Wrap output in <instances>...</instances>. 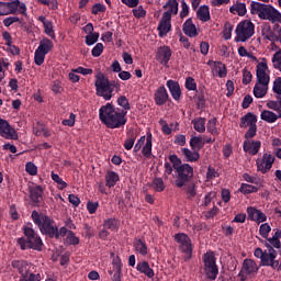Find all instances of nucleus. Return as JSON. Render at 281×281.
<instances>
[{
    "instance_id": "64",
    "label": "nucleus",
    "mask_w": 281,
    "mask_h": 281,
    "mask_svg": "<svg viewBox=\"0 0 281 281\" xmlns=\"http://www.w3.org/2000/svg\"><path fill=\"white\" fill-rule=\"evenodd\" d=\"M272 63H273L274 69H280V67H281V49H279V52L274 53V55L272 57Z\"/></svg>"
},
{
    "instance_id": "47",
    "label": "nucleus",
    "mask_w": 281,
    "mask_h": 281,
    "mask_svg": "<svg viewBox=\"0 0 281 281\" xmlns=\"http://www.w3.org/2000/svg\"><path fill=\"white\" fill-rule=\"evenodd\" d=\"M187 192L188 200H193L196 195V186L194 182H188L187 186H183Z\"/></svg>"
},
{
    "instance_id": "42",
    "label": "nucleus",
    "mask_w": 281,
    "mask_h": 281,
    "mask_svg": "<svg viewBox=\"0 0 281 281\" xmlns=\"http://www.w3.org/2000/svg\"><path fill=\"white\" fill-rule=\"evenodd\" d=\"M229 12L233 14L236 12L239 16H245L247 14L246 3L237 2L236 4H233V7L229 8Z\"/></svg>"
},
{
    "instance_id": "27",
    "label": "nucleus",
    "mask_w": 281,
    "mask_h": 281,
    "mask_svg": "<svg viewBox=\"0 0 281 281\" xmlns=\"http://www.w3.org/2000/svg\"><path fill=\"white\" fill-rule=\"evenodd\" d=\"M255 124H257V116L252 112H247L246 115L240 117V123H239L240 128L246 130L254 126Z\"/></svg>"
},
{
    "instance_id": "5",
    "label": "nucleus",
    "mask_w": 281,
    "mask_h": 281,
    "mask_svg": "<svg viewBox=\"0 0 281 281\" xmlns=\"http://www.w3.org/2000/svg\"><path fill=\"white\" fill-rule=\"evenodd\" d=\"M95 78L97 81L94 86L97 88L98 97H102L104 100L109 101L113 98L115 89L120 90L119 82L114 80L110 81L104 74L100 72L95 76Z\"/></svg>"
},
{
    "instance_id": "32",
    "label": "nucleus",
    "mask_w": 281,
    "mask_h": 281,
    "mask_svg": "<svg viewBox=\"0 0 281 281\" xmlns=\"http://www.w3.org/2000/svg\"><path fill=\"white\" fill-rule=\"evenodd\" d=\"M135 252L142 255L143 257L148 254V245L145 239L135 238L134 240Z\"/></svg>"
},
{
    "instance_id": "15",
    "label": "nucleus",
    "mask_w": 281,
    "mask_h": 281,
    "mask_svg": "<svg viewBox=\"0 0 281 281\" xmlns=\"http://www.w3.org/2000/svg\"><path fill=\"white\" fill-rule=\"evenodd\" d=\"M44 189L41 186L29 187V196L34 207H41L43 203Z\"/></svg>"
},
{
    "instance_id": "57",
    "label": "nucleus",
    "mask_w": 281,
    "mask_h": 281,
    "mask_svg": "<svg viewBox=\"0 0 281 281\" xmlns=\"http://www.w3.org/2000/svg\"><path fill=\"white\" fill-rule=\"evenodd\" d=\"M66 239L68 240V244L70 246H78L80 243V239L77 237V235L72 231L68 232Z\"/></svg>"
},
{
    "instance_id": "62",
    "label": "nucleus",
    "mask_w": 281,
    "mask_h": 281,
    "mask_svg": "<svg viewBox=\"0 0 281 281\" xmlns=\"http://www.w3.org/2000/svg\"><path fill=\"white\" fill-rule=\"evenodd\" d=\"M104 50V46L102 43H98L91 50V55L94 58L101 57L102 53Z\"/></svg>"
},
{
    "instance_id": "7",
    "label": "nucleus",
    "mask_w": 281,
    "mask_h": 281,
    "mask_svg": "<svg viewBox=\"0 0 281 281\" xmlns=\"http://www.w3.org/2000/svg\"><path fill=\"white\" fill-rule=\"evenodd\" d=\"M194 178V168L189 164H182L181 168H177L175 173V186L178 188H183L192 181Z\"/></svg>"
},
{
    "instance_id": "2",
    "label": "nucleus",
    "mask_w": 281,
    "mask_h": 281,
    "mask_svg": "<svg viewBox=\"0 0 281 281\" xmlns=\"http://www.w3.org/2000/svg\"><path fill=\"white\" fill-rule=\"evenodd\" d=\"M24 237L18 238L16 244L21 250L33 249L37 252H42L44 243L32 226H23L22 228Z\"/></svg>"
},
{
    "instance_id": "38",
    "label": "nucleus",
    "mask_w": 281,
    "mask_h": 281,
    "mask_svg": "<svg viewBox=\"0 0 281 281\" xmlns=\"http://www.w3.org/2000/svg\"><path fill=\"white\" fill-rule=\"evenodd\" d=\"M43 54H48L54 49V43L50 38L43 37L37 47Z\"/></svg>"
},
{
    "instance_id": "13",
    "label": "nucleus",
    "mask_w": 281,
    "mask_h": 281,
    "mask_svg": "<svg viewBox=\"0 0 281 281\" xmlns=\"http://www.w3.org/2000/svg\"><path fill=\"white\" fill-rule=\"evenodd\" d=\"M0 135L4 139L18 140L16 130L8 123V120L0 117Z\"/></svg>"
},
{
    "instance_id": "31",
    "label": "nucleus",
    "mask_w": 281,
    "mask_h": 281,
    "mask_svg": "<svg viewBox=\"0 0 281 281\" xmlns=\"http://www.w3.org/2000/svg\"><path fill=\"white\" fill-rule=\"evenodd\" d=\"M165 10H167L165 13L169 14V20L171 21V15H177L179 13V2L178 0H168L166 4L162 7Z\"/></svg>"
},
{
    "instance_id": "60",
    "label": "nucleus",
    "mask_w": 281,
    "mask_h": 281,
    "mask_svg": "<svg viewBox=\"0 0 281 281\" xmlns=\"http://www.w3.org/2000/svg\"><path fill=\"white\" fill-rule=\"evenodd\" d=\"M215 70L218 72L220 78H225L227 76V68L225 64L221 61L216 63Z\"/></svg>"
},
{
    "instance_id": "4",
    "label": "nucleus",
    "mask_w": 281,
    "mask_h": 281,
    "mask_svg": "<svg viewBox=\"0 0 281 281\" xmlns=\"http://www.w3.org/2000/svg\"><path fill=\"white\" fill-rule=\"evenodd\" d=\"M31 217L34 225L38 227L43 236L54 239V236H56L55 232L57 224L53 217L38 213L37 211H33Z\"/></svg>"
},
{
    "instance_id": "35",
    "label": "nucleus",
    "mask_w": 281,
    "mask_h": 281,
    "mask_svg": "<svg viewBox=\"0 0 281 281\" xmlns=\"http://www.w3.org/2000/svg\"><path fill=\"white\" fill-rule=\"evenodd\" d=\"M269 86H266L263 83H259L258 81L254 86L252 93L255 98L261 99L265 98L268 93Z\"/></svg>"
},
{
    "instance_id": "28",
    "label": "nucleus",
    "mask_w": 281,
    "mask_h": 281,
    "mask_svg": "<svg viewBox=\"0 0 281 281\" xmlns=\"http://www.w3.org/2000/svg\"><path fill=\"white\" fill-rule=\"evenodd\" d=\"M37 21L43 24L44 33L48 36H50L52 40H56V35L54 32V25L52 21H48L46 16H38Z\"/></svg>"
},
{
    "instance_id": "30",
    "label": "nucleus",
    "mask_w": 281,
    "mask_h": 281,
    "mask_svg": "<svg viewBox=\"0 0 281 281\" xmlns=\"http://www.w3.org/2000/svg\"><path fill=\"white\" fill-rule=\"evenodd\" d=\"M261 35L269 42L277 40V34L269 22H265L263 25H261Z\"/></svg>"
},
{
    "instance_id": "61",
    "label": "nucleus",
    "mask_w": 281,
    "mask_h": 281,
    "mask_svg": "<svg viewBox=\"0 0 281 281\" xmlns=\"http://www.w3.org/2000/svg\"><path fill=\"white\" fill-rule=\"evenodd\" d=\"M54 239H60L61 237H66L67 235H69V231L66 228V226H61V228L58 227V225H56V232H55Z\"/></svg>"
},
{
    "instance_id": "39",
    "label": "nucleus",
    "mask_w": 281,
    "mask_h": 281,
    "mask_svg": "<svg viewBox=\"0 0 281 281\" xmlns=\"http://www.w3.org/2000/svg\"><path fill=\"white\" fill-rule=\"evenodd\" d=\"M182 155L184 156L187 161L194 162L201 158V155L198 150H190L187 147L182 148Z\"/></svg>"
},
{
    "instance_id": "29",
    "label": "nucleus",
    "mask_w": 281,
    "mask_h": 281,
    "mask_svg": "<svg viewBox=\"0 0 281 281\" xmlns=\"http://www.w3.org/2000/svg\"><path fill=\"white\" fill-rule=\"evenodd\" d=\"M241 269H244L246 276H255L259 270L256 261L248 258L244 259Z\"/></svg>"
},
{
    "instance_id": "6",
    "label": "nucleus",
    "mask_w": 281,
    "mask_h": 281,
    "mask_svg": "<svg viewBox=\"0 0 281 281\" xmlns=\"http://www.w3.org/2000/svg\"><path fill=\"white\" fill-rule=\"evenodd\" d=\"M255 29H256V25L254 24V22L249 20L239 22L235 31L236 33L235 42L246 43L247 41L250 40L251 36L255 35Z\"/></svg>"
},
{
    "instance_id": "56",
    "label": "nucleus",
    "mask_w": 281,
    "mask_h": 281,
    "mask_svg": "<svg viewBox=\"0 0 281 281\" xmlns=\"http://www.w3.org/2000/svg\"><path fill=\"white\" fill-rule=\"evenodd\" d=\"M117 104H119V106L124 109V112L131 111V109H132L128 99L126 97H124V95L119 97Z\"/></svg>"
},
{
    "instance_id": "41",
    "label": "nucleus",
    "mask_w": 281,
    "mask_h": 281,
    "mask_svg": "<svg viewBox=\"0 0 281 281\" xmlns=\"http://www.w3.org/2000/svg\"><path fill=\"white\" fill-rule=\"evenodd\" d=\"M206 119L205 117H195L191 121V124L193 125V128L198 133H204L206 127H205Z\"/></svg>"
},
{
    "instance_id": "63",
    "label": "nucleus",
    "mask_w": 281,
    "mask_h": 281,
    "mask_svg": "<svg viewBox=\"0 0 281 281\" xmlns=\"http://www.w3.org/2000/svg\"><path fill=\"white\" fill-rule=\"evenodd\" d=\"M19 281H42V277L40 273L34 274L29 271V273H26L22 279H19Z\"/></svg>"
},
{
    "instance_id": "36",
    "label": "nucleus",
    "mask_w": 281,
    "mask_h": 281,
    "mask_svg": "<svg viewBox=\"0 0 281 281\" xmlns=\"http://www.w3.org/2000/svg\"><path fill=\"white\" fill-rule=\"evenodd\" d=\"M120 181V176L115 171H106L105 173V186L108 188H114Z\"/></svg>"
},
{
    "instance_id": "14",
    "label": "nucleus",
    "mask_w": 281,
    "mask_h": 281,
    "mask_svg": "<svg viewBox=\"0 0 281 281\" xmlns=\"http://www.w3.org/2000/svg\"><path fill=\"white\" fill-rule=\"evenodd\" d=\"M274 156L271 154H263L261 159L257 160V169L259 172H261L262 175L269 172V170L271 169L272 165L274 164Z\"/></svg>"
},
{
    "instance_id": "51",
    "label": "nucleus",
    "mask_w": 281,
    "mask_h": 281,
    "mask_svg": "<svg viewBox=\"0 0 281 281\" xmlns=\"http://www.w3.org/2000/svg\"><path fill=\"white\" fill-rule=\"evenodd\" d=\"M234 32V25L231 24V22H226L223 30V37L225 41L232 40Z\"/></svg>"
},
{
    "instance_id": "17",
    "label": "nucleus",
    "mask_w": 281,
    "mask_h": 281,
    "mask_svg": "<svg viewBox=\"0 0 281 281\" xmlns=\"http://www.w3.org/2000/svg\"><path fill=\"white\" fill-rule=\"evenodd\" d=\"M26 5L25 3L21 2L20 0H13L11 2H7V12L9 14H16L19 12L20 14L27 16L26 13Z\"/></svg>"
},
{
    "instance_id": "9",
    "label": "nucleus",
    "mask_w": 281,
    "mask_h": 281,
    "mask_svg": "<svg viewBox=\"0 0 281 281\" xmlns=\"http://www.w3.org/2000/svg\"><path fill=\"white\" fill-rule=\"evenodd\" d=\"M140 149L143 157H145L146 159L155 158V156L153 155V134L150 132L147 133V136H140L136 142L134 153H138Z\"/></svg>"
},
{
    "instance_id": "55",
    "label": "nucleus",
    "mask_w": 281,
    "mask_h": 281,
    "mask_svg": "<svg viewBox=\"0 0 281 281\" xmlns=\"http://www.w3.org/2000/svg\"><path fill=\"white\" fill-rule=\"evenodd\" d=\"M99 37H100L99 32H92V34H89L86 36V44L88 46H92L93 44L98 43Z\"/></svg>"
},
{
    "instance_id": "44",
    "label": "nucleus",
    "mask_w": 281,
    "mask_h": 281,
    "mask_svg": "<svg viewBox=\"0 0 281 281\" xmlns=\"http://www.w3.org/2000/svg\"><path fill=\"white\" fill-rule=\"evenodd\" d=\"M52 180L57 183L58 190L63 191L65 188L68 187L67 182L63 180V178L59 177L58 173H55L54 171L50 172Z\"/></svg>"
},
{
    "instance_id": "25",
    "label": "nucleus",
    "mask_w": 281,
    "mask_h": 281,
    "mask_svg": "<svg viewBox=\"0 0 281 281\" xmlns=\"http://www.w3.org/2000/svg\"><path fill=\"white\" fill-rule=\"evenodd\" d=\"M261 148L260 140H244V151L248 153L251 156L258 155V151Z\"/></svg>"
},
{
    "instance_id": "50",
    "label": "nucleus",
    "mask_w": 281,
    "mask_h": 281,
    "mask_svg": "<svg viewBox=\"0 0 281 281\" xmlns=\"http://www.w3.org/2000/svg\"><path fill=\"white\" fill-rule=\"evenodd\" d=\"M272 228L268 223L261 224L259 226V235L265 238V239H269V235L271 233Z\"/></svg>"
},
{
    "instance_id": "54",
    "label": "nucleus",
    "mask_w": 281,
    "mask_h": 281,
    "mask_svg": "<svg viewBox=\"0 0 281 281\" xmlns=\"http://www.w3.org/2000/svg\"><path fill=\"white\" fill-rule=\"evenodd\" d=\"M184 86H186V89H188L189 91H196V93H199V90L196 88L198 85L194 80V77H191V76L187 77Z\"/></svg>"
},
{
    "instance_id": "1",
    "label": "nucleus",
    "mask_w": 281,
    "mask_h": 281,
    "mask_svg": "<svg viewBox=\"0 0 281 281\" xmlns=\"http://www.w3.org/2000/svg\"><path fill=\"white\" fill-rule=\"evenodd\" d=\"M126 114L127 111L116 108L111 102L105 103V105L99 109V120L109 130L123 128L127 122Z\"/></svg>"
},
{
    "instance_id": "10",
    "label": "nucleus",
    "mask_w": 281,
    "mask_h": 281,
    "mask_svg": "<svg viewBox=\"0 0 281 281\" xmlns=\"http://www.w3.org/2000/svg\"><path fill=\"white\" fill-rule=\"evenodd\" d=\"M204 273L209 280L215 281L218 277V266L216 263V257L213 252H206L203 257Z\"/></svg>"
},
{
    "instance_id": "58",
    "label": "nucleus",
    "mask_w": 281,
    "mask_h": 281,
    "mask_svg": "<svg viewBox=\"0 0 281 281\" xmlns=\"http://www.w3.org/2000/svg\"><path fill=\"white\" fill-rule=\"evenodd\" d=\"M257 130H258L257 123L254 124V125H251V126L247 130V132L245 133L244 138H245L246 140H249V139L255 138V137H256V134H257Z\"/></svg>"
},
{
    "instance_id": "18",
    "label": "nucleus",
    "mask_w": 281,
    "mask_h": 281,
    "mask_svg": "<svg viewBox=\"0 0 281 281\" xmlns=\"http://www.w3.org/2000/svg\"><path fill=\"white\" fill-rule=\"evenodd\" d=\"M171 31L170 13H162L158 24V36L164 37Z\"/></svg>"
},
{
    "instance_id": "21",
    "label": "nucleus",
    "mask_w": 281,
    "mask_h": 281,
    "mask_svg": "<svg viewBox=\"0 0 281 281\" xmlns=\"http://www.w3.org/2000/svg\"><path fill=\"white\" fill-rule=\"evenodd\" d=\"M11 267L18 270V273L20 274V280H23L26 273H29L31 270L30 262L26 260H12Z\"/></svg>"
},
{
    "instance_id": "40",
    "label": "nucleus",
    "mask_w": 281,
    "mask_h": 281,
    "mask_svg": "<svg viewBox=\"0 0 281 281\" xmlns=\"http://www.w3.org/2000/svg\"><path fill=\"white\" fill-rule=\"evenodd\" d=\"M120 227V221L115 217H109L108 220L103 221V228L112 232H117Z\"/></svg>"
},
{
    "instance_id": "22",
    "label": "nucleus",
    "mask_w": 281,
    "mask_h": 281,
    "mask_svg": "<svg viewBox=\"0 0 281 281\" xmlns=\"http://www.w3.org/2000/svg\"><path fill=\"white\" fill-rule=\"evenodd\" d=\"M182 32L189 37H196L199 36V31L196 26L194 25L193 19L189 18L183 22L182 25Z\"/></svg>"
},
{
    "instance_id": "45",
    "label": "nucleus",
    "mask_w": 281,
    "mask_h": 281,
    "mask_svg": "<svg viewBox=\"0 0 281 281\" xmlns=\"http://www.w3.org/2000/svg\"><path fill=\"white\" fill-rule=\"evenodd\" d=\"M258 190L259 189L257 187H254L251 184H247L246 182H243L240 188H239V192L243 193L244 195L251 194V193H257Z\"/></svg>"
},
{
    "instance_id": "59",
    "label": "nucleus",
    "mask_w": 281,
    "mask_h": 281,
    "mask_svg": "<svg viewBox=\"0 0 281 281\" xmlns=\"http://www.w3.org/2000/svg\"><path fill=\"white\" fill-rule=\"evenodd\" d=\"M196 104L198 108H203L205 105V97H204V89L203 88H199L198 92H196Z\"/></svg>"
},
{
    "instance_id": "33",
    "label": "nucleus",
    "mask_w": 281,
    "mask_h": 281,
    "mask_svg": "<svg viewBox=\"0 0 281 281\" xmlns=\"http://www.w3.org/2000/svg\"><path fill=\"white\" fill-rule=\"evenodd\" d=\"M196 16L198 20L201 21L202 23H207L211 21V15H210V7L207 4H203L196 11Z\"/></svg>"
},
{
    "instance_id": "23",
    "label": "nucleus",
    "mask_w": 281,
    "mask_h": 281,
    "mask_svg": "<svg viewBox=\"0 0 281 281\" xmlns=\"http://www.w3.org/2000/svg\"><path fill=\"white\" fill-rule=\"evenodd\" d=\"M167 88L169 90V93L173 98V100L176 102H179V100L181 98V94H182V91H181L179 82L176 81V80H171L170 79V80L167 81Z\"/></svg>"
},
{
    "instance_id": "19",
    "label": "nucleus",
    "mask_w": 281,
    "mask_h": 281,
    "mask_svg": "<svg viewBox=\"0 0 281 281\" xmlns=\"http://www.w3.org/2000/svg\"><path fill=\"white\" fill-rule=\"evenodd\" d=\"M169 93L165 86H159L158 89L154 93V102L156 105L161 106L169 102Z\"/></svg>"
},
{
    "instance_id": "49",
    "label": "nucleus",
    "mask_w": 281,
    "mask_h": 281,
    "mask_svg": "<svg viewBox=\"0 0 281 281\" xmlns=\"http://www.w3.org/2000/svg\"><path fill=\"white\" fill-rule=\"evenodd\" d=\"M45 59H46V54L41 52L40 48H36L35 52H34V63H35V65L41 67V65H43L45 63Z\"/></svg>"
},
{
    "instance_id": "53",
    "label": "nucleus",
    "mask_w": 281,
    "mask_h": 281,
    "mask_svg": "<svg viewBox=\"0 0 281 281\" xmlns=\"http://www.w3.org/2000/svg\"><path fill=\"white\" fill-rule=\"evenodd\" d=\"M111 257L113 258L112 259L113 271H122V267H123L122 259L119 256L115 257V252H111Z\"/></svg>"
},
{
    "instance_id": "11",
    "label": "nucleus",
    "mask_w": 281,
    "mask_h": 281,
    "mask_svg": "<svg viewBox=\"0 0 281 281\" xmlns=\"http://www.w3.org/2000/svg\"><path fill=\"white\" fill-rule=\"evenodd\" d=\"M272 90L277 101L269 100L267 106L272 111L279 113V116L281 117V77H277L274 79Z\"/></svg>"
},
{
    "instance_id": "34",
    "label": "nucleus",
    "mask_w": 281,
    "mask_h": 281,
    "mask_svg": "<svg viewBox=\"0 0 281 281\" xmlns=\"http://www.w3.org/2000/svg\"><path fill=\"white\" fill-rule=\"evenodd\" d=\"M280 116V112H278V115L276 114V112L270 111V110H263L260 113V120L267 122V123H276L279 120Z\"/></svg>"
},
{
    "instance_id": "37",
    "label": "nucleus",
    "mask_w": 281,
    "mask_h": 281,
    "mask_svg": "<svg viewBox=\"0 0 281 281\" xmlns=\"http://www.w3.org/2000/svg\"><path fill=\"white\" fill-rule=\"evenodd\" d=\"M205 145L203 142V136H191L189 146L192 150L200 151Z\"/></svg>"
},
{
    "instance_id": "43",
    "label": "nucleus",
    "mask_w": 281,
    "mask_h": 281,
    "mask_svg": "<svg viewBox=\"0 0 281 281\" xmlns=\"http://www.w3.org/2000/svg\"><path fill=\"white\" fill-rule=\"evenodd\" d=\"M136 138H137V135L134 133V132H128L127 133V138L126 140L124 142V148L126 150H132L133 149V146L136 142Z\"/></svg>"
},
{
    "instance_id": "24",
    "label": "nucleus",
    "mask_w": 281,
    "mask_h": 281,
    "mask_svg": "<svg viewBox=\"0 0 281 281\" xmlns=\"http://www.w3.org/2000/svg\"><path fill=\"white\" fill-rule=\"evenodd\" d=\"M247 213H248V218L252 222L262 223L267 221V215L254 206H248Z\"/></svg>"
},
{
    "instance_id": "8",
    "label": "nucleus",
    "mask_w": 281,
    "mask_h": 281,
    "mask_svg": "<svg viewBox=\"0 0 281 281\" xmlns=\"http://www.w3.org/2000/svg\"><path fill=\"white\" fill-rule=\"evenodd\" d=\"M175 241L179 245V250H181L184 262L190 261L193 255L192 240L186 233H178L173 236Z\"/></svg>"
},
{
    "instance_id": "12",
    "label": "nucleus",
    "mask_w": 281,
    "mask_h": 281,
    "mask_svg": "<svg viewBox=\"0 0 281 281\" xmlns=\"http://www.w3.org/2000/svg\"><path fill=\"white\" fill-rule=\"evenodd\" d=\"M268 69L269 67H268L267 58H262L261 63L257 65L256 77H257V82L269 87L270 75L267 74Z\"/></svg>"
},
{
    "instance_id": "20",
    "label": "nucleus",
    "mask_w": 281,
    "mask_h": 281,
    "mask_svg": "<svg viewBox=\"0 0 281 281\" xmlns=\"http://www.w3.org/2000/svg\"><path fill=\"white\" fill-rule=\"evenodd\" d=\"M172 52L171 48L167 45L160 46L157 49L156 59L159 64L167 66V64L170 61Z\"/></svg>"
},
{
    "instance_id": "3",
    "label": "nucleus",
    "mask_w": 281,
    "mask_h": 281,
    "mask_svg": "<svg viewBox=\"0 0 281 281\" xmlns=\"http://www.w3.org/2000/svg\"><path fill=\"white\" fill-rule=\"evenodd\" d=\"M251 14H257L261 21L281 24V12L272 7V4L251 2Z\"/></svg>"
},
{
    "instance_id": "16",
    "label": "nucleus",
    "mask_w": 281,
    "mask_h": 281,
    "mask_svg": "<svg viewBox=\"0 0 281 281\" xmlns=\"http://www.w3.org/2000/svg\"><path fill=\"white\" fill-rule=\"evenodd\" d=\"M259 243L263 244L268 248V252L263 254V258H262L261 265L266 266V267H271L272 262L274 261V259L278 256V252H277V250H274L271 247L270 244H268V241H265L263 239H259Z\"/></svg>"
},
{
    "instance_id": "26",
    "label": "nucleus",
    "mask_w": 281,
    "mask_h": 281,
    "mask_svg": "<svg viewBox=\"0 0 281 281\" xmlns=\"http://www.w3.org/2000/svg\"><path fill=\"white\" fill-rule=\"evenodd\" d=\"M136 271L145 274L146 277L153 279L155 277V270L150 268L149 262L146 260L138 261L136 265Z\"/></svg>"
},
{
    "instance_id": "52",
    "label": "nucleus",
    "mask_w": 281,
    "mask_h": 281,
    "mask_svg": "<svg viewBox=\"0 0 281 281\" xmlns=\"http://www.w3.org/2000/svg\"><path fill=\"white\" fill-rule=\"evenodd\" d=\"M153 190L156 192H164L165 191V183L164 179L155 178L151 182Z\"/></svg>"
},
{
    "instance_id": "46",
    "label": "nucleus",
    "mask_w": 281,
    "mask_h": 281,
    "mask_svg": "<svg viewBox=\"0 0 281 281\" xmlns=\"http://www.w3.org/2000/svg\"><path fill=\"white\" fill-rule=\"evenodd\" d=\"M206 131L212 135H218L217 119L213 117L207 121Z\"/></svg>"
},
{
    "instance_id": "48",
    "label": "nucleus",
    "mask_w": 281,
    "mask_h": 281,
    "mask_svg": "<svg viewBox=\"0 0 281 281\" xmlns=\"http://www.w3.org/2000/svg\"><path fill=\"white\" fill-rule=\"evenodd\" d=\"M169 160L172 164L175 175L178 173V169L183 166L182 160L176 154L169 155Z\"/></svg>"
}]
</instances>
